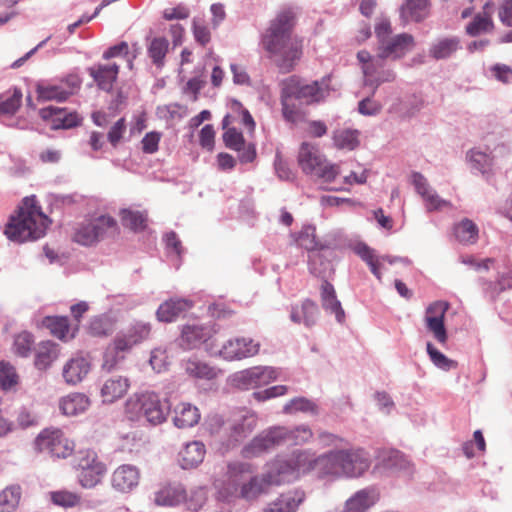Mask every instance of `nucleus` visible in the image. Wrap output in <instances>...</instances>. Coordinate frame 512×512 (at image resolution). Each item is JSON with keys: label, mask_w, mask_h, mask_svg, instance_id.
I'll list each match as a JSON object with an SVG mask.
<instances>
[{"label": "nucleus", "mask_w": 512, "mask_h": 512, "mask_svg": "<svg viewBox=\"0 0 512 512\" xmlns=\"http://www.w3.org/2000/svg\"><path fill=\"white\" fill-rule=\"evenodd\" d=\"M316 228L313 225H304L301 231L297 233H292L291 237L293 238L294 243L305 249L308 254L314 252L315 250H329L330 241H320L316 238Z\"/></svg>", "instance_id": "obj_24"}, {"label": "nucleus", "mask_w": 512, "mask_h": 512, "mask_svg": "<svg viewBox=\"0 0 512 512\" xmlns=\"http://www.w3.org/2000/svg\"><path fill=\"white\" fill-rule=\"evenodd\" d=\"M193 306V302L186 298H171L158 307L156 317L159 322H173L181 314L187 312Z\"/></svg>", "instance_id": "obj_22"}, {"label": "nucleus", "mask_w": 512, "mask_h": 512, "mask_svg": "<svg viewBox=\"0 0 512 512\" xmlns=\"http://www.w3.org/2000/svg\"><path fill=\"white\" fill-rule=\"evenodd\" d=\"M239 484L235 480L222 482L217 487L216 499L223 503H231L236 497H239Z\"/></svg>", "instance_id": "obj_52"}, {"label": "nucleus", "mask_w": 512, "mask_h": 512, "mask_svg": "<svg viewBox=\"0 0 512 512\" xmlns=\"http://www.w3.org/2000/svg\"><path fill=\"white\" fill-rule=\"evenodd\" d=\"M260 343L250 337H235L228 339L221 349L211 352L227 361H239L253 357L259 353Z\"/></svg>", "instance_id": "obj_12"}, {"label": "nucleus", "mask_w": 512, "mask_h": 512, "mask_svg": "<svg viewBox=\"0 0 512 512\" xmlns=\"http://www.w3.org/2000/svg\"><path fill=\"white\" fill-rule=\"evenodd\" d=\"M493 28V21L489 15L476 14L466 26V33L475 37Z\"/></svg>", "instance_id": "obj_50"}, {"label": "nucleus", "mask_w": 512, "mask_h": 512, "mask_svg": "<svg viewBox=\"0 0 512 512\" xmlns=\"http://www.w3.org/2000/svg\"><path fill=\"white\" fill-rule=\"evenodd\" d=\"M119 68V65L116 63H98L89 67L87 72L93 78L99 89L110 92L118 78Z\"/></svg>", "instance_id": "obj_19"}, {"label": "nucleus", "mask_w": 512, "mask_h": 512, "mask_svg": "<svg viewBox=\"0 0 512 512\" xmlns=\"http://www.w3.org/2000/svg\"><path fill=\"white\" fill-rule=\"evenodd\" d=\"M320 300L322 308L330 314H334L338 323L345 321V312L338 300L334 286L324 279L320 286Z\"/></svg>", "instance_id": "obj_21"}, {"label": "nucleus", "mask_w": 512, "mask_h": 512, "mask_svg": "<svg viewBox=\"0 0 512 512\" xmlns=\"http://www.w3.org/2000/svg\"><path fill=\"white\" fill-rule=\"evenodd\" d=\"M458 49H460L458 37L443 38L431 46L430 56L436 60H442L449 58Z\"/></svg>", "instance_id": "obj_39"}, {"label": "nucleus", "mask_w": 512, "mask_h": 512, "mask_svg": "<svg viewBox=\"0 0 512 512\" xmlns=\"http://www.w3.org/2000/svg\"><path fill=\"white\" fill-rule=\"evenodd\" d=\"M80 500L81 498L77 493L65 489L50 492V501L52 504L62 508L76 507L80 503Z\"/></svg>", "instance_id": "obj_44"}, {"label": "nucleus", "mask_w": 512, "mask_h": 512, "mask_svg": "<svg viewBox=\"0 0 512 512\" xmlns=\"http://www.w3.org/2000/svg\"><path fill=\"white\" fill-rule=\"evenodd\" d=\"M22 91L14 88L13 93L7 97L0 96V116L13 115L21 106Z\"/></svg>", "instance_id": "obj_48"}, {"label": "nucleus", "mask_w": 512, "mask_h": 512, "mask_svg": "<svg viewBox=\"0 0 512 512\" xmlns=\"http://www.w3.org/2000/svg\"><path fill=\"white\" fill-rule=\"evenodd\" d=\"M39 116L43 121L50 122L53 130L72 129L80 126L83 120L75 110L53 105L40 109Z\"/></svg>", "instance_id": "obj_13"}, {"label": "nucleus", "mask_w": 512, "mask_h": 512, "mask_svg": "<svg viewBox=\"0 0 512 512\" xmlns=\"http://www.w3.org/2000/svg\"><path fill=\"white\" fill-rule=\"evenodd\" d=\"M187 498L186 489L181 483H168L154 493V503L161 507H176Z\"/></svg>", "instance_id": "obj_18"}, {"label": "nucleus", "mask_w": 512, "mask_h": 512, "mask_svg": "<svg viewBox=\"0 0 512 512\" xmlns=\"http://www.w3.org/2000/svg\"><path fill=\"white\" fill-rule=\"evenodd\" d=\"M213 333L214 331L209 325L188 324L182 328L181 335L176 341L178 346L184 350L196 349L205 344L206 350L211 353L207 342L212 338Z\"/></svg>", "instance_id": "obj_16"}, {"label": "nucleus", "mask_w": 512, "mask_h": 512, "mask_svg": "<svg viewBox=\"0 0 512 512\" xmlns=\"http://www.w3.org/2000/svg\"><path fill=\"white\" fill-rule=\"evenodd\" d=\"M381 466L390 473L412 475L414 472L412 462L401 450H388V454L382 457Z\"/></svg>", "instance_id": "obj_28"}, {"label": "nucleus", "mask_w": 512, "mask_h": 512, "mask_svg": "<svg viewBox=\"0 0 512 512\" xmlns=\"http://www.w3.org/2000/svg\"><path fill=\"white\" fill-rule=\"evenodd\" d=\"M411 183L416 192L424 199L433 189L430 187L427 179L420 172H412Z\"/></svg>", "instance_id": "obj_64"}, {"label": "nucleus", "mask_w": 512, "mask_h": 512, "mask_svg": "<svg viewBox=\"0 0 512 512\" xmlns=\"http://www.w3.org/2000/svg\"><path fill=\"white\" fill-rule=\"evenodd\" d=\"M448 308L449 304L447 302L436 301L430 304L426 309V327L440 344H445L448 340V334L444 322Z\"/></svg>", "instance_id": "obj_15"}, {"label": "nucleus", "mask_w": 512, "mask_h": 512, "mask_svg": "<svg viewBox=\"0 0 512 512\" xmlns=\"http://www.w3.org/2000/svg\"><path fill=\"white\" fill-rule=\"evenodd\" d=\"M426 350L430 360L437 368L442 369L444 371H449L457 367L458 363L455 360L449 359L445 354L438 350L431 342H427Z\"/></svg>", "instance_id": "obj_45"}, {"label": "nucleus", "mask_w": 512, "mask_h": 512, "mask_svg": "<svg viewBox=\"0 0 512 512\" xmlns=\"http://www.w3.org/2000/svg\"><path fill=\"white\" fill-rule=\"evenodd\" d=\"M150 334V323L134 320L115 336L117 349L131 350L135 345L149 339Z\"/></svg>", "instance_id": "obj_14"}, {"label": "nucleus", "mask_w": 512, "mask_h": 512, "mask_svg": "<svg viewBox=\"0 0 512 512\" xmlns=\"http://www.w3.org/2000/svg\"><path fill=\"white\" fill-rule=\"evenodd\" d=\"M129 350H119L116 346V338L112 346L108 347L103 356L102 368L108 372L117 368L118 364L124 360L123 353Z\"/></svg>", "instance_id": "obj_51"}, {"label": "nucleus", "mask_w": 512, "mask_h": 512, "mask_svg": "<svg viewBox=\"0 0 512 512\" xmlns=\"http://www.w3.org/2000/svg\"><path fill=\"white\" fill-rule=\"evenodd\" d=\"M364 450H328L317 457H311L307 450H295L290 459L277 457L266 465L261 475L251 476L240 487L239 497L247 501L268 493L271 486L290 483L298 479L300 473L314 472L318 478L345 476L357 478L370 467L371 460Z\"/></svg>", "instance_id": "obj_1"}, {"label": "nucleus", "mask_w": 512, "mask_h": 512, "mask_svg": "<svg viewBox=\"0 0 512 512\" xmlns=\"http://www.w3.org/2000/svg\"><path fill=\"white\" fill-rule=\"evenodd\" d=\"M384 62H373L372 65L363 67L364 85L372 88V95L375 94L377 88L385 82H392L396 78V74L391 69H383Z\"/></svg>", "instance_id": "obj_25"}, {"label": "nucleus", "mask_w": 512, "mask_h": 512, "mask_svg": "<svg viewBox=\"0 0 512 512\" xmlns=\"http://www.w3.org/2000/svg\"><path fill=\"white\" fill-rule=\"evenodd\" d=\"M206 450H179L178 463L182 469H192L203 462Z\"/></svg>", "instance_id": "obj_47"}, {"label": "nucleus", "mask_w": 512, "mask_h": 512, "mask_svg": "<svg viewBox=\"0 0 512 512\" xmlns=\"http://www.w3.org/2000/svg\"><path fill=\"white\" fill-rule=\"evenodd\" d=\"M168 49L169 42L165 37H154L147 44V55L157 69L164 67Z\"/></svg>", "instance_id": "obj_37"}, {"label": "nucleus", "mask_w": 512, "mask_h": 512, "mask_svg": "<svg viewBox=\"0 0 512 512\" xmlns=\"http://www.w3.org/2000/svg\"><path fill=\"white\" fill-rule=\"evenodd\" d=\"M214 421L222 427L224 448L238 447L252 433L257 424L256 416L248 410H239L226 424L220 416H215Z\"/></svg>", "instance_id": "obj_8"}, {"label": "nucleus", "mask_w": 512, "mask_h": 512, "mask_svg": "<svg viewBox=\"0 0 512 512\" xmlns=\"http://www.w3.org/2000/svg\"><path fill=\"white\" fill-rule=\"evenodd\" d=\"M325 92L318 81L310 83L291 76L283 82L280 103L283 119L296 124L304 117V107L324 98Z\"/></svg>", "instance_id": "obj_3"}, {"label": "nucleus", "mask_w": 512, "mask_h": 512, "mask_svg": "<svg viewBox=\"0 0 512 512\" xmlns=\"http://www.w3.org/2000/svg\"><path fill=\"white\" fill-rule=\"evenodd\" d=\"M41 324L42 327L48 329L53 336L63 341L73 339L78 330V328L75 327L70 333V323L66 316H46L42 319Z\"/></svg>", "instance_id": "obj_30"}, {"label": "nucleus", "mask_w": 512, "mask_h": 512, "mask_svg": "<svg viewBox=\"0 0 512 512\" xmlns=\"http://www.w3.org/2000/svg\"><path fill=\"white\" fill-rule=\"evenodd\" d=\"M116 229L117 222L113 217L101 215L93 221L81 225L74 235V240L83 246H92L103 239L107 233H113Z\"/></svg>", "instance_id": "obj_10"}, {"label": "nucleus", "mask_w": 512, "mask_h": 512, "mask_svg": "<svg viewBox=\"0 0 512 512\" xmlns=\"http://www.w3.org/2000/svg\"><path fill=\"white\" fill-rule=\"evenodd\" d=\"M456 239L464 244H473L478 238V227L470 219H463L454 226Z\"/></svg>", "instance_id": "obj_41"}, {"label": "nucleus", "mask_w": 512, "mask_h": 512, "mask_svg": "<svg viewBox=\"0 0 512 512\" xmlns=\"http://www.w3.org/2000/svg\"><path fill=\"white\" fill-rule=\"evenodd\" d=\"M58 345L52 341H42L36 348L35 366L39 370L47 369L58 357Z\"/></svg>", "instance_id": "obj_36"}, {"label": "nucleus", "mask_w": 512, "mask_h": 512, "mask_svg": "<svg viewBox=\"0 0 512 512\" xmlns=\"http://www.w3.org/2000/svg\"><path fill=\"white\" fill-rule=\"evenodd\" d=\"M467 158L474 173L484 174L490 165V157L482 151L471 149L467 153Z\"/></svg>", "instance_id": "obj_53"}, {"label": "nucleus", "mask_w": 512, "mask_h": 512, "mask_svg": "<svg viewBox=\"0 0 512 512\" xmlns=\"http://www.w3.org/2000/svg\"><path fill=\"white\" fill-rule=\"evenodd\" d=\"M36 448H71L63 432L59 428L49 427L43 429L35 438Z\"/></svg>", "instance_id": "obj_33"}, {"label": "nucleus", "mask_w": 512, "mask_h": 512, "mask_svg": "<svg viewBox=\"0 0 512 512\" xmlns=\"http://www.w3.org/2000/svg\"><path fill=\"white\" fill-rule=\"evenodd\" d=\"M297 161L302 172L310 175L316 173L318 168L326 162V158L315 145L302 142L299 147Z\"/></svg>", "instance_id": "obj_17"}, {"label": "nucleus", "mask_w": 512, "mask_h": 512, "mask_svg": "<svg viewBox=\"0 0 512 512\" xmlns=\"http://www.w3.org/2000/svg\"><path fill=\"white\" fill-rule=\"evenodd\" d=\"M274 169L279 179L284 181H293L295 179V173L289 167L287 161H285L280 152H277L274 159Z\"/></svg>", "instance_id": "obj_59"}, {"label": "nucleus", "mask_w": 512, "mask_h": 512, "mask_svg": "<svg viewBox=\"0 0 512 512\" xmlns=\"http://www.w3.org/2000/svg\"><path fill=\"white\" fill-rule=\"evenodd\" d=\"M37 100L46 101H66L72 95V89H67L63 84H53L49 82H38L36 84Z\"/></svg>", "instance_id": "obj_31"}, {"label": "nucleus", "mask_w": 512, "mask_h": 512, "mask_svg": "<svg viewBox=\"0 0 512 512\" xmlns=\"http://www.w3.org/2000/svg\"><path fill=\"white\" fill-rule=\"evenodd\" d=\"M223 142L228 149L240 150L245 144V139L241 131L235 127L227 128L222 135Z\"/></svg>", "instance_id": "obj_57"}, {"label": "nucleus", "mask_w": 512, "mask_h": 512, "mask_svg": "<svg viewBox=\"0 0 512 512\" xmlns=\"http://www.w3.org/2000/svg\"><path fill=\"white\" fill-rule=\"evenodd\" d=\"M22 488L19 484L7 486L0 492V512H14L20 502Z\"/></svg>", "instance_id": "obj_40"}, {"label": "nucleus", "mask_w": 512, "mask_h": 512, "mask_svg": "<svg viewBox=\"0 0 512 512\" xmlns=\"http://www.w3.org/2000/svg\"><path fill=\"white\" fill-rule=\"evenodd\" d=\"M304 497V492L299 490L282 493L264 512H296Z\"/></svg>", "instance_id": "obj_32"}, {"label": "nucleus", "mask_w": 512, "mask_h": 512, "mask_svg": "<svg viewBox=\"0 0 512 512\" xmlns=\"http://www.w3.org/2000/svg\"><path fill=\"white\" fill-rule=\"evenodd\" d=\"M415 46L414 37L408 33L390 36L377 44V54L374 63L384 62L386 59L398 60L411 52Z\"/></svg>", "instance_id": "obj_11"}, {"label": "nucleus", "mask_w": 512, "mask_h": 512, "mask_svg": "<svg viewBox=\"0 0 512 512\" xmlns=\"http://www.w3.org/2000/svg\"><path fill=\"white\" fill-rule=\"evenodd\" d=\"M24 206H20L15 214L9 217L5 225L4 234L13 242L23 243L34 241L43 237L46 233L48 218L42 216L38 223L35 214L38 212L33 197L23 199Z\"/></svg>", "instance_id": "obj_4"}, {"label": "nucleus", "mask_w": 512, "mask_h": 512, "mask_svg": "<svg viewBox=\"0 0 512 512\" xmlns=\"http://www.w3.org/2000/svg\"><path fill=\"white\" fill-rule=\"evenodd\" d=\"M73 456V467L80 470L78 474V483L85 489L96 487L101 478L106 473V465L98 460L94 450H62L61 453L56 450H48L45 459L56 461L59 459H67Z\"/></svg>", "instance_id": "obj_5"}, {"label": "nucleus", "mask_w": 512, "mask_h": 512, "mask_svg": "<svg viewBox=\"0 0 512 512\" xmlns=\"http://www.w3.org/2000/svg\"><path fill=\"white\" fill-rule=\"evenodd\" d=\"M200 418L199 409L191 403L182 402L174 408L173 423L177 428H191L198 424Z\"/></svg>", "instance_id": "obj_29"}, {"label": "nucleus", "mask_w": 512, "mask_h": 512, "mask_svg": "<svg viewBox=\"0 0 512 512\" xmlns=\"http://www.w3.org/2000/svg\"><path fill=\"white\" fill-rule=\"evenodd\" d=\"M139 471L136 466L125 464L118 467L112 475V486L120 492H129L138 485Z\"/></svg>", "instance_id": "obj_26"}, {"label": "nucleus", "mask_w": 512, "mask_h": 512, "mask_svg": "<svg viewBox=\"0 0 512 512\" xmlns=\"http://www.w3.org/2000/svg\"><path fill=\"white\" fill-rule=\"evenodd\" d=\"M185 370L190 376L200 379H212L216 375L212 367L196 359H189Z\"/></svg>", "instance_id": "obj_49"}, {"label": "nucleus", "mask_w": 512, "mask_h": 512, "mask_svg": "<svg viewBox=\"0 0 512 512\" xmlns=\"http://www.w3.org/2000/svg\"><path fill=\"white\" fill-rule=\"evenodd\" d=\"M282 412L287 415H293L298 412H302L316 416L319 413V408L314 401L306 397H295L283 406Z\"/></svg>", "instance_id": "obj_38"}, {"label": "nucleus", "mask_w": 512, "mask_h": 512, "mask_svg": "<svg viewBox=\"0 0 512 512\" xmlns=\"http://www.w3.org/2000/svg\"><path fill=\"white\" fill-rule=\"evenodd\" d=\"M325 183L333 182L340 174V167L337 164L327 163L318 168L315 173Z\"/></svg>", "instance_id": "obj_62"}, {"label": "nucleus", "mask_w": 512, "mask_h": 512, "mask_svg": "<svg viewBox=\"0 0 512 512\" xmlns=\"http://www.w3.org/2000/svg\"><path fill=\"white\" fill-rule=\"evenodd\" d=\"M313 436L311 429L306 425H299L294 428L285 426H272L253 438L251 443L243 448H273L284 446H302Z\"/></svg>", "instance_id": "obj_7"}, {"label": "nucleus", "mask_w": 512, "mask_h": 512, "mask_svg": "<svg viewBox=\"0 0 512 512\" xmlns=\"http://www.w3.org/2000/svg\"><path fill=\"white\" fill-rule=\"evenodd\" d=\"M163 241L168 253L170 255L174 254L178 259H180L184 253V248L178 235L174 231L167 232L163 237Z\"/></svg>", "instance_id": "obj_60"}, {"label": "nucleus", "mask_w": 512, "mask_h": 512, "mask_svg": "<svg viewBox=\"0 0 512 512\" xmlns=\"http://www.w3.org/2000/svg\"><path fill=\"white\" fill-rule=\"evenodd\" d=\"M170 409L167 399H161L150 391L134 394L125 404V412L130 420H144L154 426L166 420Z\"/></svg>", "instance_id": "obj_6"}, {"label": "nucleus", "mask_w": 512, "mask_h": 512, "mask_svg": "<svg viewBox=\"0 0 512 512\" xmlns=\"http://www.w3.org/2000/svg\"><path fill=\"white\" fill-rule=\"evenodd\" d=\"M302 317H304V325L307 328L314 326L318 320L320 311L315 301L307 298L302 303Z\"/></svg>", "instance_id": "obj_55"}, {"label": "nucleus", "mask_w": 512, "mask_h": 512, "mask_svg": "<svg viewBox=\"0 0 512 512\" xmlns=\"http://www.w3.org/2000/svg\"><path fill=\"white\" fill-rule=\"evenodd\" d=\"M120 216L122 225L134 232H140L146 228L147 217L140 211L122 209Z\"/></svg>", "instance_id": "obj_43"}, {"label": "nucleus", "mask_w": 512, "mask_h": 512, "mask_svg": "<svg viewBox=\"0 0 512 512\" xmlns=\"http://www.w3.org/2000/svg\"><path fill=\"white\" fill-rule=\"evenodd\" d=\"M34 343L33 335L29 332H22L14 339V348L17 355L27 357Z\"/></svg>", "instance_id": "obj_56"}, {"label": "nucleus", "mask_w": 512, "mask_h": 512, "mask_svg": "<svg viewBox=\"0 0 512 512\" xmlns=\"http://www.w3.org/2000/svg\"><path fill=\"white\" fill-rule=\"evenodd\" d=\"M375 503L370 490L361 489L346 500L342 512H367Z\"/></svg>", "instance_id": "obj_35"}, {"label": "nucleus", "mask_w": 512, "mask_h": 512, "mask_svg": "<svg viewBox=\"0 0 512 512\" xmlns=\"http://www.w3.org/2000/svg\"><path fill=\"white\" fill-rule=\"evenodd\" d=\"M18 382V375L14 367L5 361H0V389L7 391Z\"/></svg>", "instance_id": "obj_54"}, {"label": "nucleus", "mask_w": 512, "mask_h": 512, "mask_svg": "<svg viewBox=\"0 0 512 512\" xmlns=\"http://www.w3.org/2000/svg\"><path fill=\"white\" fill-rule=\"evenodd\" d=\"M161 134L156 131L148 132L142 139V151L146 154H153L158 151Z\"/></svg>", "instance_id": "obj_63"}, {"label": "nucleus", "mask_w": 512, "mask_h": 512, "mask_svg": "<svg viewBox=\"0 0 512 512\" xmlns=\"http://www.w3.org/2000/svg\"><path fill=\"white\" fill-rule=\"evenodd\" d=\"M288 392V386L286 385H276L269 388H266L261 391H256L253 393L254 399L259 402H263L278 396H283Z\"/></svg>", "instance_id": "obj_61"}, {"label": "nucleus", "mask_w": 512, "mask_h": 512, "mask_svg": "<svg viewBox=\"0 0 512 512\" xmlns=\"http://www.w3.org/2000/svg\"><path fill=\"white\" fill-rule=\"evenodd\" d=\"M282 370L272 366H254L232 375V385L241 390L255 389L280 378Z\"/></svg>", "instance_id": "obj_9"}, {"label": "nucleus", "mask_w": 512, "mask_h": 512, "mask_svg": "<svg viewBox=\"0 0 512 512\" xmlns=\"http://www.w3.org/2000/svg\"><path fill=\"white\" fill-rule=\"evenodd\" d=\"M88 329L92 336H106L111 329V323L105 315L95 316L90 320Z\"/></svg>", "instance_id": "obj_58"}, {"label": "nucleus", "mask_w": 512, "mask_h": 512, "mask_svg": "<svg viewBox=\"0 0 512 512\" xmlns=\"http://www.w3.org/2000/svg\"><path fill=\"white\" fill-rule=\"evenodd\" d=\"M359 131L356 129H340L333 133V141L337 148L354 150L359 145Z\"/></svg>", "instance_id": "obj_42"}, {"label": "nucleus", "mask_w": 512, "mask_h": 512, "mask_svg": "<svg viewBox=\"0 0 512 512\" xmlns=\"http://www.w3.org/2000/svg\"><path fill=\"white\" fill-rule=\"evenodd\" d=\"M297 9L293 6L282 8L261 34L260 43L267 58L281 74L292 72L302 57V45L293 36Z\"/></svg>", "instance_id": "obj_2"}, {"label": "nucleus", "mask_w": 512, "mask_h": 512, "mask_svg": "<svg viewBox=\"0 0 512 512\" xmlns=\"http://www.w3.org/2000/svg\"><path fill=\"white\" fill-rule=\"evenodd\" d=\"M88 398L82 394H74L63 399L61 409L66 415H76L86 409Z\"/></svg>", "instance_id": "obj_46"}, {"label": "nucleus", "mask_w": 512, "mask_h": 512, "mask_svg": "<svg viewBox=\"0 0 512 512\" xmlns=\"http://www.w3.org/2000/svg\"><path fill=\"white\" fill-rule=\"evenodd\" d=\"M428 14L429 0H404L399 8L400 19L404 25L422 22Z\"/></svg>", "instance_id": "obj_23"}, {"label": "nucleus", "mask_w": 512, "mask_h": 512, "mask_svg": "<svg viewBox=\"0 0 512 512\" xmlns=\"http://www.w3.org/2000/svg\"><path fill=\"white\" fill-rule=\"evenodd\" d=\"M130 387V381L127 377L121 375H111L107 377L100 389V394L104 403H113L122 398Z\"/></svg>", "instance_id": "obj_20"}, {"label": "nucleus", "mask_w": 512, "mask_h": 512, "mask_svg": "<svg viewBox=\"0 0 512 512\" xmlns=\"http://www.w3.org/2000/svg\"><path fill=\"white\" fill-rule=\"evenodd\" d=\"M333 243L330 242L329 250H315L308 254L309 272L317 277H324L327 270L330 269V258L333 256Z\"/></svg>", "instance_id": "obj_34"}, {"label": "nucleus", "mask_w": 512, "mask_h": 512, "mask_svg": "<svg viewBox=\"0 0 512 512\" xmlns=\"http://www.w3.org/2000/svg\"><path fill=\"white\" fill-rule=\"evenodd\" d=\"M90 362L85 357H74L66 362L63 367L62 375L65 382L69 385L80 383L89 373Z\"/></svg>", "instance_id": "obj_27"}]
</instances>
